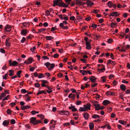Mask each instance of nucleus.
<instances>
[{"mask_svg": "<svg viewBox=\"0 0 130 130\" xmlns=\"http://www.w3.org/2000/svg\"><path fill=\"white\" fill-rule=\"evenodd\" d=\"M41 81L42 82V84H41V86L43 87H46V88H47L48 89V90H46V91L48 93H51L52 92V88L50 87L48 85H45L46 84H48L47 81L45 80H41Z\"/></svg>", "mask_w": 130, "mask_h": 130, "instance_id": "1", "label": "nucleus"}, {"mask_svg": "<svg viewBox=\"0 0 130 130\" xmlns=\"http://www.w3.org/2000/svg\"><path fill=\"white\" fill-rule=\"evenodd\" d=\"M30 123L33 124L34 125H36L39 123H42V122L39 120H36V118L35 117H32L30 119Z\"/></svg>", "mask_w": 130, "mask_h": 130, "instance_id": "2", "label": "nucleus"}, {"mask_svg": "<svg viewBox=\"0 0 130 130\" xmlns=\"http://www.w3.org/2000/svg\"><path fill=\"white\" fill-rule=\"evenodd\" d=\"M44 64L46 66V68L49 70H52L55 66V65L54 64H51L49 62L44 63Z\"/></svg>", "mask_w": 130, "mask_h": 130, "instance_id": "3", "label": "nucleus"}, {"mask_svg": "<svg viewBox=\"0 0 130 130\" xmlns=\"http://www.w3.org/2000/svg\"><path fill=\"white\" fill-rule=\"evenodd\" d=\"M11 27L8 25H6L4 28V33L6 34V32H9L11 31Z\"/></svg>", "mask_w": 130, "mask_h": 130, "instance_id": "4", "label": "nucleus"}, {"mask_svg": "<svg viewBox=\"0 0 130 130\" xmlns=\"http://www.w3.org/2000/svg\"><path fill=\"white\" fill-rule=\"evenodd\" d=\"M12 60H10L9 61V65L10 66H14L18 64V63L16 61H13L12 63Z\"/></svg>", "mask_w": 130, "mask_h": 130, "instance_id": "5", "label": "nucleus"}, {"mask_svg": "<svg viewBox=\"0 0 130 130\" xmlns=\"http://www.w3.org/2000/svg\"><path fill=\"white\" fill-rule=\"evenodd\" d=\"M28 30L27 29H23L21 30V34L22 35L25 36L26 35L27 33H28Z\"/></svg>", "mask_w": 130, "mask_h": 130, "instance_id": "6", "label": "nucleus"}, {"mask_svg": "<svg viewBox=\"0 0 130 130\" xmlns=\"http://www.w3.org/2000/svg\"><path fill=\"white\" fill-rule=\"evenodd\" d=\"M83 106L85 109L86 111L90 110L91 105L89 103H87L86 105H84Z\"/></svg>", "mask_w": 130, "mask_h": 130, "instance_id": "7", "label": "nucleus"}, {"mask_svg": "<svg viewBox=\"0 0 130 130\" xmlns=\"http://www.w3.org/2000/svg\"><path fill=\"white\" fill-rule=\"evenodd\" d=\"M89 79L90 80L92 83H94L96 81L97 78L94 76H92L91 77H89Z\"/></svg>", "mask_w": 130, "mask_h": 130, "instance_id": "8", "label": "nucleus"}, {"mask_svg": "<svg viewBox=\"0 0 130 130\" xmlns=\"http://www.w3.org/2000/svg\"><path fill=\"white\" fill-rule=\"evenodd\" d=\"M32 58H29L24 62V63H26V64H28L29 63L32 62Z\"/></svg>", "mask_w": 130, "mask_h": 130, "instance_id": "9", "label": "nucleus"}, {"mask_svg": "<svg viewBox=\"0 0 130 130\" xmlns=\"http://www.w3.org/2000/svg\"><path fill=\"white\" fill-rule=\"evenodd\" d=\"M61 1L60 0H56L54 1H53L54 4L53 5V6L55 7L56 5L58 6V4L61 2Z\"/></svg>", "mask_w": 130, "mask_h": 130, "instance_id": "10", "label": "nucleus"}, {"mask_svg": "<svg viewBox=\"0 0 130 130\" xmlns=\"http://www.w3.org/2000/svg\"><path fill=\"white\" fill-rule=\"evenodd\" d=\"M68 5H66V4L63 3L61 1V2L58 4V6L59 7L62 6L63 7H67L68 6Z\"/></svg>", "mask_w": 130, "mask_h": 130, "instance_id": "11", "label": "nucleus"}, {"mask_svg": "<svg viewBox=\"0 0 130 130\" xmlns=\"http://www.w3.org/2000/svg\"><path fill=\"white\" fill-rule=\"evenodd\" d=\"M86 48L88 50H90L91 48V44L89 42H86Z\"/></svg>", "mask_w": 130, "mask_h": 130, "instance_id": "12", "label": "nucleus"}, {"mask_svg": "<svg viewBox=\"0 0 130 130\" xmlns=\"http://www.w3.org/2000/svg\"><path fill=\"white\" fill-rule=\"evenodd\" d=\"M63 26V24L62 23H60L59 24V26L62 29H68L69 27L68 26Z\"/></svg>", "mask_w": 130, "mask_h": 130, "instance_id": "13", "label": "nucleus"}, {"mask_svg": "<svg viewBox=\"0 0 130 130\" xmlns=\"http://www.w3.org/2000/svg\"><path fill=\"white\" fill-rule=\"evenodd\" d=\"M86 3L88 6H91L94 4L93 2L89 0H87Z\"/></svg>", "mask_w": 130, "mask_h": 130, "instance_id": "14", "label": "nucleus"}, {"mask_svg": "<svg viewBox=\"0 0 130 130\" xmlns=\"http://www.w3.org/2000/svg\"><path fill=\"white\" fill-rule=\"evenodd\" d=\"M21 108L22 110H24L30 108L31 107L27 105L26 106H21Z\"/></svg>", "mask_w": 130, "mask_h": 130, "instance_id": "15", "label": "nucleus"}, {"mask_svg": "<svg viewBox=\"0 0 130 130\" xmlns=\"http://www.w3.org/2000/svg\"><path fill=\"white\" fill-rule=\"evenodd\" d=\"M93 106H95V110H100V109H99L100 108V106L99 104H94Z\"/></svg>", "mask_w": 130, "mask_h": 130, "instance_id": "16", "label": "nucleus"}, {"mask_svg": "<svg viewBox=\"0 0 130 130\" xmlns=\"http://www.w3.org/2000/svg\"><path fill=\"white\" fill-rule=\"evenodd\" d=\"M89 115L87 113H84L83 116L85 119L86 120L88 119L89 117Z\"/></svg>", "mask_w": 130, "mask_h": 130, "instance_id": "17", "label": "nucleus"}, {"mask_svg": "<svg viewBox=\"0 0 130 130\" xmlns=\"http://www.w3.org/2000/svg\"><path fill=\"white\" fill-rule=\"evenodd\" d=\"M110 102L108 100H105L103 102V104L105 106L106 105L110 103Z\"/></svg>", "mask_w": 130, "mask_h": 130, "instance_id": "18", "label": "nucleus"}, {"mask_svg": "<svg viewBox=\"0 0 130 130\" xmlns=\"http://www.w3.org/2000/svg\"><path fill=\"white\" fill-rule=\"evenodd\" d=\"M120 88L123 91H124L126 89V86L123 84L121 85L120 86Z\"/></svg>", "mask_w": 130, "mask_h": 130, "instance_id": "19", "label": "nucleus"}, {"mask_svg": "<svg viewBox=\"0 0 130 130\" xmlns=\"http://www.w3.org/2000/svg\"><path fill=\"white\" fill-rule=\"evenodd\" d=\"M9 122L8 121L5 120L3 122V125L6 126L9 124Z\"/></svg>", "mask_w": 130, "mask_h": 130, "instance_id": "20", "label": "nucleus"}, {"mask_svg": "<svg viewBox=\"0 0 130 130\" xmlns=\"http://www.w3.org/2000/svg\"><path fill=\"white\" fill-rule=\"evenodd\" d=\"M118 122L119 123L123 125H125L126 124V121L122 120H119Z\"/></svg>", "mask_w": 130, "mask_h": 130, "instance_id": "21", "label": "nucleus"}, {"mask_svg": "<svg viewBox=\"0 0 130 130\" xmlns=\"http://www.w3.org/2000/svg\"><path fill=\"white\" fill-rule=\"evenodd\" d=\"M90 129L91 130L94 127V124L93 123H90L89 125Z\"/></svg>", "mask_w": 130, "mask_h": 130, "instance_id": "22", "label": "nucleus"}, {"mask_svg": "<svg viewBox=\"0 0 130 130\" xmlns=\"http://www.w3.org/2000/svg\"><path fill=\"white\" fill-rule=\"evenodd\" d=\"M9 38L7 39L6 40L5 44L6 46L9 47L10 46V43L8 42V41L9 40Z\"/></svg>", "mask_w": 130, "mask_h": 130, "instance_id": "23", "label": "nucleus"}, {"mask_svg": "<svg viewBox=\"0 0 130 130\" xmlns=\"http://www.w3.org/2000/svg\"><path fill=\"white\" fill-rule=\"evenodd\" d=\"M46 30L45 28H43L42 29H39L38 30V32H34V33H39V32H42V31H44Z\"/></svg>", "mask_w": 130, "mask_h": 130, "instance_id": "24", "label": "nucleus"}, {"mask_svg": "<svg viewBox=\"0 0 130 130\" xmlns=\"http://www.w3.org/2000/svg\"><path fill=\"white\" fill-rule=\"evenodd\" d=\"M45 38L47 40H51L54 38L51 36H47L45 37Z\"/></svg>", "mask_w": 130, "mask_h": 130, "instance_id": "25", "label": "nucleus"}, {"mask_svg": "<svg viewBox=\"0 0 130 130\" xmlns=\"http://www.w3.org/2000/svg\"><path fill=\"white\" fill-rule=\"evenodd\" d=\"M113 4V3L111 1H109L107 3L108 6L110 7H112Z\"/></svg>", "mask_w": 130, "mask_h": 130, "instance_id": "26", "label": "nucleus"}, {"mask_svg": "<svg viewBox=\"0 0 130 130\" xmlns=\"http://www.w3.org/2000/svg\"><path fill=\"white\" fill-rule=\"evenodd\" d=\"M21 24H22L23 26L25 27H27V25H28V26H29V22L27 23L26 22L21 23Z\"/></svg>", "mask_w": 130, "mask_h": 130, "instance_id": "27", "label": "nucleus"}, {"mask_svg": "<svg viewBox=\"0 0 130 130\" xmlns=\"http://www.w3.org/2000/svg\"><path fill=\"white\" fill-rule=\"evenodd\" d=\"M100 117L98 115L96 114L94 115L92 117V118H93L96 119L98 118H100Z\"/></svg>", "mask_w": 130, "mask_h": 130, "instance_id": "28", "label": "nucleus"}, {"mask_svg": "<svg viewBox=\"0 0 130 130\" xmlns=\"http://www.w3.org/2000/svg\"><path fill=\"white\" fill-rule=\"evenodd\" d=\"M39 75L38 76V77L39 78H41L44 77V75L43 74L41 73H39Z\"/></svg>", "mask_w": 130, "mask_h": 130, "instance_id": "29", "label": "nucleus"}, {"mask_svg": "<svg viewBox=\"0 0 130 130\" xmlns=\"http://www.w3.org/2000/svg\"><path fill=\"white\" fill-rule=\"evenodd\" d=\"M125 36H126V34L123 32H121L120 35V36L122 37V38L124 37Z\"/></svg>", "mask_w": 130, "mask_h": 130, "instance_id": "30", "label": "nucleus"}, {"mask_svg": "<svg viewBox=\"0 0 130 130\" xmlns=\"http://www.w3.org/2000/svg\"><path fill=\"white\" fill-rule=\"evenodd\" d=\"M97 26V24L93 23L92 24V25H91L90 27H92L93 28L95 29L96 28Z\"/></svg>", "mask_w": 130, "mask_h": 130, "instance_id": "31", "label": "nucleus"}, {"mask_svg": "<svg viewBox=\"0 0 130 130\" xmlns=\"http://www.w3.org/2000/svg\"><path fill=\"white\" fill-rule=\"evenodd\" d=\"M79 110L80 111H86V110L83 107H80Z\"/></svg>", "mask_w": 130, "mask_h": 130, "instance_id": "32", "label": "nucleus"}, {"mask_svg": "<svg viewBox=\"0 0 130 130\" xmlns=\"http://www.w3.org/2000/svg\"><path fill=\"white\" fill-rule=\"evenodd\" d=\"M76 3L77 5H82V2H80L79 0L76 1Z\"/></svg>", "mask_w": 130, "mask_h": 130, "instance_id": "33", "label": "nucleus"}, {"mask_svg": "<svg viewBox=\"0 0 130 130\" xmlns=\"http://www.w3.org/2000/svg\"><path fill=\"white\" fill-rule=\"evenodd\" d=\"M66 111L62 110L59 111V113L61 115H65V112Z\"/></svg>", "mask_w": 130, "mask_h": 130, "instance_id": "34", "label": "nucleus"}, {"mask_svg": "<svg viewBox=\"0 0 130 130\" xmlns=\"http://www.w3.org/2000/svg\"><path fill=\"white\" fill-rule=\"evenodd\" d=\"M31 113L32 114L35 115L36 113H39V111H36L35 110H33L31 112Z\"/></svg>", "mask_w": 130, "mask_h": 130, "instance_id": "35", "label": "nucleus"}, {"mask_svg": "<svg viewBox=\"0 0 130 130\" xmlns=\"http://www.w3.org/2000/svg\"><path fill=\"white\" fill-rule=\"evenodd\" d=\"M8 74L7 73L4 76H3V79H7V77L8 76Z\"/></svg>", "mask_w": 130, "mask_h": 130, "instance_id": "36", "label": "nucleus"}, {"mask_svg": "<svg viewBox=\"0 0 130 130\" xmlns=\"http://www.w3.org/2000/svg\"><path fill=\"white\" fill-rule=\"evenodd\" d=\"M34 37V36L31 34H30L28 36L27 38L29 39H31L33 37Z\"/></svg>", "mask_w": 130, "mask_h": 130, "instance_id": "37", "label": "nucleus"}, {"mask_svg": "<svg viewBox=\"0 0 130 130\" xmlns=\"http://www.w3.org/2000/svg\"><path fill=\"white\" fill-rule=\"evenodd\" d=\"M34 85L36 87H40V84L37 83H35Z\"/></svg>", "mask_w": 130, "mask_h": 130, "instance_id": "38", "label": "nucleus"}, {"mask_svg": "<svg viewBox=\"0 0 130 130\" xmlns=\"http://www.w3.org/2000/svg\"><path fill=\"white\" fill-rule=\"evenodd\" d=\"M6 112L8 114L10 115L11 113V111L10 109H8L7 110Z\"/></svg>", "mask_w": 130, "mask_h": 130, "instance_id": "39", "label": "nucleus"}, {"mask_svg": "<svg viewBox=\"0 0 130 130\" xmlns=\"http://www.w3.org/2000/svg\"><path fill=\"white\" fill-rule=\"evenodd\" d=\"M25 40L26 38L24 37H23L21 41V42L22 43H23L25 42Z\"/></svg>", "mask_w": 130, "mask_h": 130, "instance_id": "40", "label": "nucleus"}, {"mask_svg": "<svg viewBox=\"0 0 130 130\" xmlns=\"http://www.w3.org/2000/svg\"><path fill=\"white\" fill-rule=\"evenodd\" d=\"M10 123L12 124H14L15 123V121L14 119H12L11 120Z\"/></svg>", "mask_w": 130, "mask_h": 130, "instance_id": "41", "label": "nucleus"}, {"mask_svg": "<svg viewBox=\"0 0 130 130\" xmlns=\"http://www.w3.org/2000/svg\"><path fill=\"white\" fill-rule=\"evenodd\" d=\"M116 12H113L112 13H110L109 14V17L112 16L113 17L114 16V14H115L116 13Z\"/></svg>", "mask_w": 130, "mask_h": 130, "instance_id": "42", "label": "nucleus"}, {"mask_svg": "<svg viewBox=\"0 0 130 130\" xmlns=\"http://www.w3.org/2000/svg\"><path fill=\"white\" fill-rule=\"evenodd\" d=\"M111 91H107L106 93V95L107 96L109 95H111Z\"/></svg>", "mask_w": 130, "mask_h": 130, "instance_id": "43", "label": "nucleus"}, {"mask_svg": "<svg viewBox=\"0 0 130 130\" xmlns=\"http://www.w3.org/2000/svg\"><path fill=\"white\" fill-rule=\"evenodd\" d=\"M81 101L80 100H78L76 102V104L77 105H78L80 104H81Z\"/></svg>", "mask_w": 130, "mask_h": 130, "instance_id": "44", "label": "nucleus"}, {"mask_svg": "<svg viewBox=\"0 0 130 130\" xmlns=\"http://www.w3.org/2000/svg\"><path fill=\"white\" fill-rule=\"evenodd\" d=\"M27 92L26 90L25 89H22L21 90V93H25Z\"/></svg>", "mask_w": 130, "mask_h": 130, "instance_id": "45", "label": "nucleus"}, {"mask_svg": "<svg viewBox=\"0 0 130 130\" xmlns=\"http://www.w3.org/2000/svg\"><path fill=\"white\" fill-rule=\"evenodd\" d=\"M116 24H117L116 23L112 22L111 23V26L112 28H113L116 25Z\"/></svg>", "mask_w": 130, "mask_h": 130, "instance_id": "46", "label": "nucleus"}, {"mask_svg": "<svg viewBox=\"0 0 130 130\" xmlns=\"http://www.w3.org/2000/svg\"><path fill=\"white\" fill-rule=\"evenodd\" d=\"M55 127V126H50V129L51 130H54V128Z\"/></svg>", "mask_w": 130, "mask_h": 130, "instance_id": "47", "label": "nucleus"}, {"mask_svg": "<svg viewBox=\"0 0 130 130\" xmlns=\"http://www.w3.org/2000/svg\"><path fill=\"white\" fill-rule=\"evenodd\" d=\"M43 92H44V91H43V90L40 91L39 92H38V93H37V95H38L40 94L43 93Z\"/></svg>", "mask_w": 130, "mask_h": 130, "instance_id": "48", "label": "nucleus"}, {"mask_svg": "<svg viewBox=\"0 0 130 130\" xmlns=\"http://www.w3.org/2000/svg\"><path fill=\"white\" fill-rule=\"evenodd\" d=\"M9 95H7V96L5 98H4L3 100V101H4L5 100H7L9 98Z\"/></svg>", "mask_w": 130, "mask_h": 130, "instance_id": "49", "label": "nucleus"}, {"mask_svg": "<svg viewBox=\"0 0 130 130\" xmlns=\"http://www.w3.org/2000/svg\"><path fill=\"white\" fill-rule=\"evenodd\" d=\"M59 56V55L58 54L56 53L54 54V58H57Z\"/></svg>", "mask_w": 130, "mask_h": 130, "instance_id": "50", "label": "nucleus"}, {"mask_svg": "<svg viewBox=\"0 0 130 130\" xmlns=\"http://www.w3.org/2000/svg\"><path fill=\"white\" fill-rule=\"evenodd\" d=\"M45 13H46L45 14V15H47L48 16L50 14V12L48 10H46L45 11Z\"/></svg>", "mask_w": 130, "mask_h": 130, "instance_id": "51", "label": "nucleus"}, {"mask_svg": "<svg viewBox=\"0 0 130 130\" xmlns=\"http://www.w3.org/2000/svg\"><path fill=\"white\" fill-rule=\"evenodd\" d=\"M70 123H67L63 124V125L64 126H68L70 125Z\"/></svg>", "mask_w": 130, "mask_h": 130, "instance_id": "52", "label": "nucleus"}, {"mask_svg": "<svg viewBox=\"0 0 130 130\" xmlns=\"http://www.w3.org/2000/svg\"><path fill=\"white\" fill-rule=\"evenodd\" d=\"M0 51L2 53H5V51L3 48L0 49Z\"/></svg>", "mask_w": 130, "mask_h": 130, "instance_id": "53", "label": "nucleus"}, {"mask_svg": "<svg viewBox=\"0 0 130 130\" xmlns=\"http://www.w3.org/2000/svg\"><path fill=\"white\" fill-rule=\"evenodd\" d=\"M71 91L72 92V93H77L76 92V90L75 89H74V88H71Z\"/></svg>", "mask_w": 130, "mask_h": 130, "instance_id": "54", "label": "nucleus"}, {"mask_svg": "<svg viewBox=\"0 0 130 130\" xmlns=\"http://www.w3.org/2000/svg\"><path fill=\"white\" fill-rule=\"evenodd\" d=\"M66 17H64L63 19L65 21H67L68 20V17L67 15H66Z\"/></svg>", "mask_w": 130, "mask_h": 130, "instance_id": "55", "label": "nucleus"}, {"mask_svg": "<svg viewBox=\"0 0 130 130\" xmlns=\"http://www.w3.org/2000/svg\"><path fill=\"white\" fill-rule=\"evenodd\" d=\"M56 29H57V30H58L57 29V28H56L55 27H52V28H51V31H54L55 30H56Z\"/></svg>", "mask_w": 130, "mask_h": 130, "instance_id": "56", "label": "nucleus"}, {"mask_svg": "<svg viewBox=\"0 0 130 130\" xmlns=\"http://www.w3.org/2000/svg\"><path fill=\"white\" fill-rule=\"evenodd\" d=\"M58 16L61 20H63V15L62 14H59L58 15Z\"/></svg>", "mask_w": 130, "mask_h": 130, "instance_id": "57", "label": "nucleus"}, {"mask_svg": "<svg viewBox=\"0 0 130 130\" xmlns=\"http://www.w3.org/2000/svg\"><path fill=\"white\" fill-rule=\"evenodd\" d=\"M101 78L102 79V81L104 82H105L106 80V78H105L104 77H101Z\"/></svg>", "mask_w": 130, "mask_h": 130, "instance_id": "58", "label": "nucleus"}, {"mask_svg": "<svg viewBox=\"0 0 130 130\" xmlns=\"http://www.w3.org/2000/svg\"><path fill=\"white\" fill-rule=\"evenodd\" d=\"M70 19L71 20L74 21L75 19V18L74 16H72L70 17Z\"/></svg>", "mask_w": 130, "mask_h": 130, "instance_id": "59", "label": "nucleus"}, {"mask_svg": "<svg viewBox=\"0 0 130 130\" xmlns=\"http://www.w3.org/2000/svg\"><path fill=\"white\" fill-rule=\"evenodd\" d=\"M40 118L41 120H42L44 118V117L42 114L40 115Z\"/></svg>", "mask_w": 130, "mask_h": 130, "instance_id": "60", "label": "nucleus"}, {"mask_svg": "<svg viewBox=\"0 0 130 130\" xmlns=\"http://www.w3.org/2000/svg\"><path fill=\"white\" fill-rule=\"evenodd\" d=\"M97 85H98L97 83H95L94 84H93L92 85H91V87H95Z\"/></svg>", "mask_w": 130, "mask_h": 130, "instance_id": "61", "label": "nucleus"}, {"mask_svg": "<svg viewBox=\"0 0 130 130\" xmlns=\"http://www.w3.org/2000/svg\"><path fill=\"white\" fill-rule=\"evenodd\" d=\"M45 75H46L48 77H50L51 76V75L49 73H45Z\"/></svg>", "mask_w": 130, "mask_h": 130, "instance_id": "62", "label": "nucleus"}, {"mask_svg": "<svg viewBox=\"0 0 130 130\" xmlns=\"http://www.w3.org/2000/svg\"><path fill=\"white\" fill-rule=\"evenodd\" d=\"M118 83V82L116 80H114L112 82V84L114 86L116 85Z\"/></svg>", "mask_w": 130, "mask_h": 130, "instance_id": "63", "label": "nucleus"}, {"mask_svg": "<svg viewBox=\"0 0 130 130\" xmlns=\"http://www.w3.org/2000/svg\"><path fill=\"white\" fill-rule=\"evenodd\" d=\"M48 25V23L47 22H45L43 24V26L44 27H46Z\"/></svg>", "mask_w": 130, "mask_h": 130, "instance_id": "64", "label": "nucleus"}]
</instances>
